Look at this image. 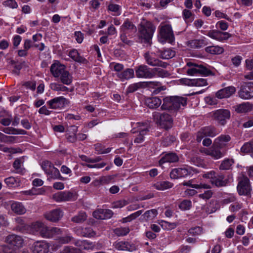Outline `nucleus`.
Returning a JSON list of instances; mask_svg holds the SVG:
<instances>
[{
    "label": "nucleus",
    "instance_id": "2f4dec72",
    "mask_svg": "<svg viewBox=\"0 0 253 253\" xmlns=\"http://www.w3.org/2000/svg\"><path fill=\"white\" fill-rule=\"evenodd\" d=\"M252 107L253 105L248 102L243 103L234 107L235 111L239 113H244L250 111L252 109Z\"/></svg>",
    "mask_w": 253,
    "mask_h": 253
},
{
    "label": "nucleus",
    "instance_id": "1a4fd4ad",
    "mask_svg": "<svg viewBox=\"0 0 253 253\" xmlns=\"http://www.w3.org/2000/svg\"><path fill=\"white\" fill-rule=\"evenodd\" d=\"M52 198L56 202H66L75 201L77 199V195L75 192L65 191L53 194Z\"/></svg>",
    "mask_w": 253,
    "mask_h": 253
},
{
    "label": "nucleus",
    "instance_id": "6e6552de",
    "mask_svg": "<svg viewBox=\"0 0 253 253\" xmlns=\"http://www.w3.org/2000/svg\"><path fill=\"white\" fill-rule=\"evenodd\" d=\"M193 172V169L191 167L185 166L181 168L172 169L170 172V177L172 179H177L192 174Z\"/></svg>",
    "mask_w": 253,
    "mask_h": 253
},
{
    "label": "nucleus",
    "instance_id": "8fccbe9b",
    "mask_svg": "<svg viewBox=\"0 0 253 253\" xmlns=\"http://www.w3.org/2000/svg\"><path fill=\"white\" fill-rule=\"evenodd\" d=\"M160 224L163 229L168 230L174 229L177 225L176 222L170 223L164 220H162Z\"/></svg>",
    "mask_w": 253,
    "mask_h": 253
},
{
    "label": "nucleus",
    "instance_id": "f8f14e48",
    "mask_svg": "<svg viewBox=\"0 0 253 253\" xmlns=\"http://www.w3.org/2000/svg\"><path fill=\"white\" fill-rule=\"evenodd\" d=\"M144 57L146 62L151 66H160L166 68L168 65L167 63L163 62L156 58L154 53L152 52L145 53Z\"/></svg>",
    "mask_w": 253,
    "mask_h": 253
},
{
    "label": "nucleus",
    "instance_id": "f03ea898",
    "mask_svg": "<svg viewBox=\"0 0 253 253\" xmlns=\"http://www.w3.org/2000/svg\"><path fill=\"white\" fill-rule=\"evenodd\" d=\"M187 104V98L178 96L167 97L163 99L161 106L163 110L176 111Z\"/></svg>",
    "mask_w": 253,
    "mask_h": 253
},
{
    "label": "nucleus",
    "instance_id": "393cba45",
    "mask_svg": "<svg viewBox=\"0 0 253 253\" xmlns=\"http://www.w3.org/2000/svg\"><path fill=\"white\" fill-rule=\"evenodd\" d=\"M13 212L18 215H22L26 213V209L24 205L19 202H13L10 206Z\"/></svg>",
    "mask_w": 253,
    "mask_h": 253
},
{
    "label": "nucleus",
    "instance_id": "a18cd8bd",
    "mask_svg": "<svg viewBox=\"0 0 253 253\" xmlns=\"http://www.w3.org/2000/svg\"><path fill=\"white\" fill-rule=\"evenodd\" d=\"M69 56L74 61L78 62H82L84 60L83 57L79 55L77 50L72 49L69 53Z\"/></svg>",
    "mask_w": 253,
    "mask_h": 253
},
{
    "label": "nucleus",
    "instance_id": "f704fd0d",
    "mask_svg": "<svg viewBox=\"0 0 253 253\" xmlns=\"http://www.w3.org/2000/svg\"><path fill=\"white\" fill-rule=\"evenodd\" d=\"M207 44L204 39L193 40L188 42V45L192 48H199Z\"/></svg>",
    "mask_w": 253,
    "mask_h": 253
},
{
    "label": "nucleus",
    "instance_id": "4c0bfd02",
    "mask_svg": "<svg viewBox=\"0 0 253 253\" xmlns=\"http://www.w3.org/2000/svg\"><path fill=\"white\" fill-rule=\"evenodd\" d=\"M6 184L10 187H15L20 185V180L17 178L10 176L4 179Z\"/></svg>",
    "mask_w": 253,
    "mask_h": 253
},
{
    "label": "nucleus",
    "instance_id": "e2e57ef3",
    "mask_svg": "<svg viewBox=\"0 0 253 253\" xmlns=\"http://www.w3.org/2000/svg\"><path fill=\"white\" fill-rule=\"evenodd\" d=\"M142 83H137L130 84L126 90L127 93H132L141 86Z\"/></svg>",
    "mask_w": 253,
    "mask_h": 253
},
{
    "label": "nucleus",
    "instance_id": "7ed1b4c3",
    "mask_svg": "<svg viewBox=\"0 0 253 253\" xmlns=\"http://www.w3.org/2000/svg\"><path fill=\"white\" fill-rule=\"evenodd\" d=\"M159 41L162 43L168 42L172 43L175 40L171 26L168 24H161L158 28Z\"/></svg>",
    "mask_w": 253,
    "mask_h": 253
},
{
    "label": "nucleus",
    "instance_id": "20e7f679",
    "mask_svg": "<svg viewBox=\"0 0 253 253\" xmlns=\"http://www.w3.org/2000/svg\"><path fill=\"white\" fill-rule=\"evenodd\" d=\"M238 183L237 190L240 196H251L252 190L250 179L244 174H242L238 178Z\"/></svg>",
    "mask_w": 253,
    "mask_h": 253
},
{
    "label": "nucleus",
    "instance_id": "2eb2a0df",
    "mask_svg": "<svg viewBox=\"0 0 253 253\" xmlns=\"http://www.w3.org/2000/svg\"><path fill=\"white\" fill-rule=\"evenodd\" d=\"M136 76L139 78H152L155 77V74L152 72L147 66L141 65L135 69Z\"/></svg>",
    "mask_w": 253,
    "mask_h": 253
},
{
    "label": "nucleus",
    "instance_id": "864d4df0",
    "mask_svg": "<svg viewBox=\"0 0 253 253\" xmlns=\"http://www.w3.org/2000/svg\"><path fill=\"white\" fill-rule=\"evenodd\" d=\"M152 71L153 73L155 74V76L156 75L160 77H167L169 76V73L166 70L161 69L160 68H155L152 69Z\"/></svg>",
    "mask_w": 253,
    "mask_h": 253
},
{
    "label": "nucleus",
    "instance_id": "72a5a7b5",
    "mask_svg": "<svg viewBox=\"0 0 253 253\" xmlns=\"http://www.w3.org/2000/svg\"><path fill=\"white\" fill-rule=\"evenodd\" d=\"M154 187L159 190H165L171 188L173 184L168 181H160L154 184Z\"/></svg>",
    "mask_w": 253,
    "mask_h": 253
},
{
    "label": "nucleus",
    "instance_id": "7c9ffc66",
    "mask_svg": "<svg viewBox=\"0 0 253 253\" xmlns=\"http://www.w3.org/2000/svg\"><path fill=\"white\" fill-rule=\"evenodd\" d=\"M59 79L63 84L67 85L71 84L73 82V77L67 70L62 73Z\"/></svg>",
    "mask_w": 253,
    "mask_h": 253
},
{
    "label": "nucleus",
    "instance_id": "5fc2aeb1",
    "mask_svg": "<svg viewBox=\"0 0 253 253\" xmlns=\"http://www.w3.org/2000/svg\"><path fill=\"white\" fill-rule=\"evenodd\" d=\"M178 207L182 211L189 210L192 207V202L189 200H184L179 204Z\"/></svg>",
    "mask_w": 253,
    "mask_h": 253
},
{
    "label": "nucleus",
    "instance_id": "6ab92c4d",
    "mask_svg": "<svg viewBox=\"0 0 253 253\" xmlns=\"http://www.w3.org/2000/svg\"><path fill=\"white\" fill-rule=\"evenodd\" d=\"M44 215L47 220L52 222H57L63 216V213L61 210L55 209L46 212Z\"/></svg>",
    "mask_w": 253,
    "mask_h": 253
},
{
    "label": "nucleus",
    "instance_id": "3c124183",
    "mask_svg": "<svg viewBox=\"0 0 253 253\" xmlns=\"http://www.w3.org/2000/svg\"><path fill=\"white\" fill-rule=\"evenodd\" d=\"M42 167L45 173L48 175L51 171L52 168H54V166L49 161H45L42 163Z\"/></svg>",
    "mask_w": 253,
    "mask_h": 253
},
{
    "label": "nucleus",
    "instance_id": "a19ab883",
    "mask_svg": "<svg viewBox=\"0 0 253 253\" xmlns=\"http://www.w3.org/2000/svg\"><path fill=\"white\" fill-rule=\"evenodd\" d=\"M175 55V51L168 48L161 52L160 57L164 59H169L173 57Z\"/></svg>",
    "mask_w": 253,
    "mask_h": 253
},
{
    "label": "nucleus",
    "instance_id": "e433bc0d",
    "mask_svg": "<svg viewBox=\"0 0 253 253\" xmlns=\"http://www.w3.org/2000/svg\"><path fill=\"white\" fill-rule=\"evenodd\" d=\"M71 128L72 129V133H67L66 134V138L68 142L71 143H75L77 140L76 133L78 131V127L75 126H71Z\"/></svg>",
    "mask_w": 253,
    "mask_h": 253
},
{
    "label": "nucleus",
    "instance_id": "0e129e2a",
    "mask_svg": "<svg viewBox=\"0 0 253 253\" xmlns=\"http://www.w3.org/2000/svg\"><path fill=\"white\" fill-rule=\"evenodd\" d=\"M202 232V228L199 226L191 228L188 230V233L193 235L197 236L200 235Z\"/></svg>",
    "mask_w": 253,
    "mask_h": 253
},
{
    "label": "nucleus",
    "instance_id": "49530a36",
    "mask_svg": "<svg viewBox=\"0 0 253 253\" xmlns=\"http://www.w3.org/2000/svg\"><path fill=\"white\" fill-rule=\"evenodd\" d=\"M183 185L189 186L195 189H210L211 186L205 183H200L199 184H192L191 181H188L183 183Z\"/></svg>",
    "mask_w": 253,
    "mask_h": 253
},
{
    "label": "nucleus",
    "instance_id": "052dcab7",
    "mask_svg": "<svg viewBox=\"0 0 253 253\" xmlns=\"http://www.w3.org/2000/svg\"><path fill=\"white\" fill-rule=\"evenodd\" d=\"M2 5L5 7L15 9L18 7V4L15 0H6L2 2Z\"/></svg>",
    "mask_w": 253,
    "mask_h": 253
},
{
    "label": "nucleus",
    "instance_id": "f3484780",
    "mask_svg": "<svg viewBox=\"0 0 253 253\" xmlns=\"http://www.w3.org/2000/svg\"><path fill=\"white\" fill-rule=\"evenodd\" d=\"M6 244L10 245L16 250L22 247L23 240L22 238L18 235L11 234L7 236L5 240Z\"/></svg>",
    "mask_w": 253,
    "mask_h": 253
},
{
    "label": "nucleus",
    "instance_id": "c9c22d12",
    "mask_svg": "<svg viewBox=\"0 0 253 253\" xmlns=\"http://www.w3.org/2000/svg\"><path fill=\"white\" fill-rule=\"evenodd\" d=\"M205 51L207 53L212 54H220L223 52L224 49L219 46H209L205 48Z\"/></svg>",
    "mask_w": 253,
    "mask_h": 253
},
{
    "label": "nucleus",
    "instance_id": "6e6d98bb",
    "mask_svg": "<svg viewBox=\"0 0 253 253\" xmlns=\"http://www.w3.org/2000/svg\"><path fill=\"white\" fill-rule=\"evenodd\" d=\"M129 231L128 227H119L116 228L114 232L118 236H123L127 235Z\"/></svg>",
    "mask_w": 253,
    "mask_h": 253
},
{
    "label": "nucleus",
    "instance_id": "c756f323",
    "mask_svg": "<svg viewBox=\"0 0 253 253\" xmlns=\"http://www.w3.org/2000/svg\"><path fill=\"white\" fill-rule=\"evenodd\" d=\"M162 103L161 100L157 97L148 98L145 100L146 105L150 108H158Z\"/></svg>",
    "mask_w": 253,
    "mask_h": 253
},
{
    "label": "nucleus",
    "instance_id": "b1692460",
    "mask_svg": "<svg viewBox=\"0 0 253 253\" xmlns=\"http://www.w3.org/2000/svg\"><path fill=\"white\" fill-rule=\"evenodd\" d=\"M228 180L225 178L222 174H216L211 183L216 187H220L226 186L228 184Z\"/></svg>",
    "mask_w": 253,
    "mask_h": 253
},
{
    "label": "nucleus",
    "instance_id": "aec40b11",
    "mask_svg": "<svg viewBox=\"0 0 253 253\" xmlns=\"http://www.w3.org/2000/svg\"><path fill=\"white\" fill-rule=\"evenodd\" d=\"M49 246L43 241H38L34 244L32 250L34 253H47Z\"/></svg>",
    "mask_w": 253,
    "mask_h": 253
},
{
    "label": "nucleus",
    "instance_id": "13d9d810",
    "mask_svg": "<svg viewBox=\"0 0 253 253\" xmlns=\"http://www.w3.org/2000/svg\"><path fill=\"white\" fill-rule=\"evenodd\" d=\"M51 233L50 228H48L46 225H44L40 234L42 237L50 238H51Z\"/></svg>",
    "mask_w": 253,
    "mask_h": 253
},
{
    "label": "nucleus",
    "instance_id": "9d476101",
    "mask_svg": "<svg viewBox=\"0 0 253 253\" xmlns=\"http://www.w3.org/2000/svg\"><path fill=\"white\" fill-rule=\"evenodd\" d=\"M240 97L244 99H250L253 97V83H244L238 91Z\"/></svg>",
    "mask_w": 253,
    "mask_h": 253
},
{
    "label": "nucleus",
    "instance_id": "0eeeda50",
    "mask_svg": "<svg viewBox=\"0 0 253 253\" xmlns=\"http://www.w3.org/2000/svg\"><path fill=\"white\" fill-rule=\"evenodd\" d=\"M190 68L187 70V73L189 75L193 76L197 74L209 76L212 74L211 71L203 65H198L189 62L187 64Z\"/></svg>",
    "mask_w": 253,
    "mask_h": 253
},
{
    "label": "nucleus",
    "instance_id": "de8ad7c7",
    "mask_svg": "<svg viewBox=\"0 0 253 253\" xmlns=\"http://www.w3.org/2000/svg\"><path fill=\"white\" fill-rule=\"evenodd\" d=\"M202 129L206 136L213 137L218 133L215 129L211 126L205 127Z\"/></svg>",
    "mask_w": 253,
    "mask_h": 253
},
{
    "label": "nucleus",
    "instance_id": "c85d7f7f",
    "mask_svg": "<svg viewBox=\"0 0 253 253\" xmlns=\"http://www.w3.org/2000/svg\"><path fill=\"white\" fill-rule=\"evenodd\" d=\"M78 233L85 237H92L95 236L96 233L90 227H80L78 229Z\"/></svg>",
    "mask_w": 253,
    "mask_h": 253
},
{
    "label": "nucleus",
    "instance_id": "603ef678",
    "mask_svg": "<svg viewBox=\"0 0 253 253\" xmlns=\"http://www.w3.org/2000/svg\"><path fill=\"white\" fill-rule=\"evenodd\" d=\"M191 161L194 165L198 167L201 168H206L207 167V165L204 161L199 157H194L191 158Z\"/></svg>",
    "mask_w": 253,
    "mask_h": 253
},
{
    "label": "nucleus",
    "instance_id": "f257e3e1",
    "mask_svg": "<svg viewBox=\"0 0 253 253\" xmlns=\"http://www.w3.org/2000/svg\"><path fill=\"white\" fill-rule=\"evenodd\" d=\"M156 27L150 21L143 19L138 26V36L142 42L149 43L155 31Z\"/></svg>",
    "mask_w": 253,
    "mask_h": 253
},
{
    "label": "nucleus",
    "instance_id": "bf43d9fd",
    "mask_svg": "<svg viewBox=\"0 0 253 253\" xmlns=\"http://www.w3.org/2000/svg\"><path fill=\"white\" fill-rule=\"evenodd\" d=\"M182 14L183 18L187 22H191L194 20V17L192 12L186 9L183 10Z\"/></svg>",
    "mask_w": 253,
    "mask_h": 253
},
{
    "label": "nucleus",
    "instance_id": "09e8293b",
    "mask_svg": "<svg viewBox=\"0 0 253 253\" xmlns=\"http://www.w3.org/2000/svg\"><path fill=\"white\" fill-rule=\"evenodd\" d=\"M158 214V211L155 209H152L151 210L146 211L143 214V218L146 220L152 219L154 218Z\"/></svg>",
    "mask_w": 253,
    "mask_h": 253
},
{
    "label": "nucleus",
    "instance_id": "4d7b16f0",
    "mask_svg": "<svg viewBox=\"0 0 253 253\" xmlns=\"http://www.w3.org/2000/svg\"><path fill=\"white\" fill-rule=\"evenodd\" d=\"M241 152L248 153L249 152L252 153L253 155V142H249L245 143L241 148Z\"/></svg>",
    "mask_w": 253,
    "mask_h": 253
},
{
    "label": "nucleus",
    "instance_id": "39448f33",
    "mask_svg": "<svg viewBox=\"0 0 253 253\" xmlns=\"http://www.w3.org/2000/svg\"><path fill=\"white\" fill-rule=\"evenodd\" d=\"M154 121L157 124L166 129H169L172 127L173 120L171 117L166 113H161L155 112L153 113Z\"/></svg>",
    "mask_w": 253,
    "mask_h": 253
},
{
    "label": "nucleus",
    "instance_id": "680f3d73",
    "mask_svg": "<svg viewBox=\"0 0 253 253\" xmlns=\"http://www.w3.org/2000/svg\"><path fill=\"white\" fill-rule=\"evenodd\" d=\"M44 225L43 223L40 221H37L32 224L31 227L34 231L40 233Z\"/></svg>",
    "mask_w": 253,
    "mask_h": 253
},
{
    "label": "nucleus",
    "instance_id": "c03bdc74",
    "mask_svg": "<svg viewBox=\"0 0 253 253\" xmlns=\"http://www.w3.org/2000/svg\"><path fill=\"white\" fill-rule=\"evenodd\" d=\"M234 163L232 159H226L221 163L219 168L221 170H229Z\"/></svg>",
    "mask_w": 253,
    "mask_h": 253
},
{
    "label": "nucleus",
    "instance_id": "338daca9",
    "mask_svg": "<svg viewBox=\"0 0 253 253\" xmlns=\"http://www.w3.org/2000/svg\"><path fill=\"white\" fill-rule=\"evenodd\" d=\"M60 253H80V250L73 247L66 246Z\"/></svg>",
    "mask_w": 253,
    "mask_h": 253
},
{
    "label": "nucleus",
    "instance_id": "a878e982",
    "mask_svg": "<svg viewBox=\"0 0 253 253\" xmlns=\"http://www.w3.org/2000/svg\"><path fill=\"white\" fill-rule=\"evenodd\" d=\"M145 86L153 88L155 89L153 91V93L158 94L162 90L165 89V88L163 86L160 82H147L142 83Z\"/></svg>",
    "mask_w": 253,
    "mask_h": 253
},
{
    "label": "nucleus",
    "instance_id": "69168bd1",
    "mask_svg": "<svg viewBox=\"0 0 253 253\" xmlns=\"http://www.w3.org/2000/svg\"><path fill=\"white\" fill-rule=\"evenodd\" d=\"M213 192L211 190L206 191L204 193L200 194L198 195L199 197L205 201L210 199L212 196Z\"/></svg>",
    "mask_w": 253,
    "mask_h": 253
},
{
    "label": "nucleus",
    "instance_id": "423d86ee",
    "mask_svg": "<svg viewBox=\"0 0 253 253\" xmlns=\"http://www.w3.org/2000/svg\"><path fill=\"white\" fill-rule=\"evenodd\" d=\"M200 151L207 155L210 156L214 160H218L222 158L225 154V151L222 150L221 147H218L214 143L211 147L202 149Z\"/></svg>",
    "mask_w": 253,
    "mask_h": 253
},
{
    "label": "nucleus",
    "instance_id": "5701e85b",
    "mask_svg": "<svg viewBox=\"0 0 253 253\" xmlns=\"http://www.w3.org/2000/svg\"><path fill=\"white\" fill-rule=\"evenodd\" d=\"M236 91V88L234 86H228L218 90L215 94L217 98L222 99L228 98L233 94Z\"/></svg>",
    "mask_w": 253,
    "mask_h": 253
},
{
    "label": "nucleus",
    "instance_id": "412c9836",
    "mask_svg": "<svg viewBox=\"0 0 253 253\" xmlns=\"http://www.w3.org/2000/svg\"><path fill=\"white\" fill-rule=\"evenodd\" d=\"M66 70V67L58 61L53 63L50 68V72L53 77L58 78Z\"/></svg>",
    "mask_w": 253,
    "mask_h": 253
},
{
    "label": "nucleus",
    "instance_id": "dca6fc26",
    "mask_svg": "<svg viewBox=\"0 0 253 253\" xmlns=\"http://www.w3.org/2000/svg\"><path fill=\"white\" fill-rule=\"evenodd\" d=\"M207 35L211 38L219 42L226 41L231 37V35L228 32H221L215 30L208 31Z\"/></svg>",
    "mask_w": 253,
    "mask_h": 253
},
{
    "label": "nucleus",
    "instance_id": "473e14b6",
    "mask_svg": "<svg viewBox=\"0 0 253 253\" xmlns=\"http://www.w3.org/2000/svg\"><path fill=\"white\" fill-rule=\"evenodd\" d=\"M230 139L231 137L229 135H221L215 139L214 143L222 148Z\"/></svg>",
    "mask_w": 253,
    "mask_h": 253
},
{
    "label": "nucleus",
    "instance_id": "58836bf2",
    "mask_svg": "<svg viewBox=\"0 0 253 253\" xmlns=\"http://www.w3.org/2000/svg\"><path fill=\"white\" fill-rule=\"evenodd\" d=\"M135 28L134 25L129 20L126 19L121 26L120 31L126 33L127 31L133 30Z\"/></svg>",
    "mask_w": 253,
    "mask_h": 253
},
{
    "label": "nucleus",
    "instance_id": "ea45409f",
    "mask_svg": "<svg viewBox=\"0 0 253 253\" xmlns=\"http://www.w3.org/2000/svg\"><path fill=\"white\" fill-rule=\"evenodd\" d=\"M13 167L14 168L15 173L23 175L25 172V169L21 167V162L19 159H17L14 161Z\"/></svg>",
    "mask_w": 253,
    "mask_h": 253
},
{
    "label": "nucleus",
    "instance_id": "4468645a",
    "mask_svg": "<svg viewBox=\"0 0 253 253\" xmlns=\"http://www.w3.org/2000/svg\"><path fill=\"white\" fill-rule=\"evenodd\" d=\"M213 116L219 124L224 125L226 120L230 118V112L228 110L219 109L214 112Z\"/></svg>",
    "mask_w": 253,
    "mask_h": 253
},
{
    "label": "nucleus",
    "instance_id": "4be33fe9",
    "mask_svg": "<svg viewBox=\"0 0 253 253\" xmlns=\"http://www.w3.org/2000/svg\"><path fill=\"white\" fill-rule=\"evenodd\" d=\"M113 212L110 210L98 209L93 212V216L97 219H106L110 218Z\"/></svg>",
    "mask_w": 253,
    "mask_h": 253
},
{
    "label": "nucleus",
    "instance_id": "bb28decb",
    "mask_svg": "<svg viewBox=\"0 0 253 253\" xmlns=\"http://www.w3.org/2000/svg\"><path fill=\"white\" fill-rule=\"evenodd\" d=\"M178 157L175 153H169L165 154L159 161L160 165L165 163H175L178 161Z\"/></svg>",
    "mask_w": 253,
    "mask_h": 253
},
{
    "label": "nucleus",
    "instance_id": "cd10ccee",
    "mask_svg": "<svg viewBox=\"0 0 253 253\" xmlns=\"http://www.w3.org/2000/svg\"><path fill=\"white\" fill-rule=\"evenodd\" d=\"M134 75V71L130 68H127L123 72L117 74V76L122 81L132 78Z\"/></svg>",
    "mask_w": 253,
    "mask_h": 253
},
{
    "label": "nucleus",
    "instance_id": "9b49d317",
    "mask_svg": "<svg viewBox=\"0 0 253 253\" xmlns=\"http://www.w3.org/2000/svg\"><path fill=\"white\" fill-rule=\"evenodd\" d=\"M68 100L63 96L54 97L46 102L47 105L52 109H61L68 104Z\"/></svg>",
    "mask_w": 253,
    "mask_h": 253
},
{
    "label": "nucleus",
    "instance_id": "a211bd4d",
    "mask_svg": "<svg viewBox=\"0 0 253 253\" xmlns=\"http://www.w3.org/2000/svg\"><path fill=\"white\" fill-rule=\"evenodd\" d=\"M137 128V131L139 132V134L134 139V142L141 143L144 141V136L148 131V124L144 123H138Z\"/></svg>",
    "mask_w": 253,
    "mask_h": 253
},
{
    "label": "nucleus",
    "instance_id": "79ce46f5",
    "mask_svg": "<svg viewBox=\"0 0 253 253\" xmlns=\"http://www.w3.org/2000/svg\"><path fill=\"white\" fill-rule=\"evenodd\" d=\"M49 176L48 179H58L62 180H64L65 178L62 177L60 173L59 170L56 168L54 167L52 168L51 171L50 172L49 174L48 175Z\"/></svg>",
    "mask_w": 253,
    "mask_h": 253
},
{
    "label": "nucleus",
    "instance_id": "ddd939ff",
    "mask_svg": "<svg viewBox=\"0 0 253 253\" xmlns=\"http://www.w3.org/2000/svg\"><path fill=\"white\" fill-rule=\"evenodd\" d=\"M113 246L118 251L133 252L137 249L134 244L126 241H117L113 244Z\"/></svg>",
    "mask_w": 253,
    "mask_h": 253
},
{
    "label": "nucleus",
    "instance_id": "37998d69",
    "mask_svg": "<svg viewBox=\"0 0 253 253\" xmlns=\"http://www.w3.org/2000/svg\"><path fill=\"white\" fill-rule=\"evenodd\" d=\"M86 217V214L84 212H80L77 215L73 217L71 220L74 222L80 223L84 221Z\"/></svg>",
    "mask_w": 253,
    "mask_h": 253
},
{
    "label": "nucleus",
    "instance_id": "774afa93",
    "mask_svg": "<svg viewBox=\"0 0 253 253\" xmlns=\"http://www.w3.org/2000/svg\"><path fill=\"white\" fill-rule=\"evenodd\" d=\"M2 249L4 253H15L16 249L13 248L10 245H6L2 246Z\"/></svg>",
    "mask_w": 253,
    "mask_h": 253
}]
</instances>
